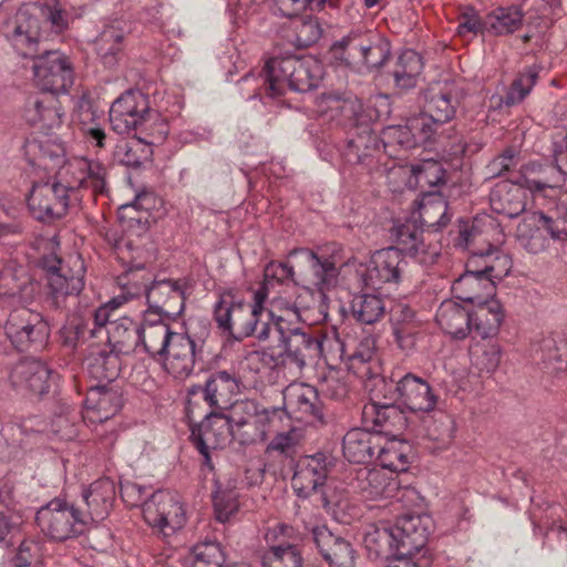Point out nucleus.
<instances>
[{"mask_svg": "<svg viewBox=\"0 0 567 567\" xmlns=\"http://www.w3.org/2000/svg\"><path fill=\"white\" fill-rule=\"evenodd\" d=\"M282 414L278 408H264L255 400H239L227 412L207 413L192 429L190 440L203 456V465L213 470L212 449L224 444L230 436L240 444L262 442Z\"/></svg>", "mask_w": 567, "mask_h": 567, "instance_id": "nucleus-1", "label": "nucleus"}, {"mask_svg": "<svg viewBox=\"0 0 567 567\" xmlns=\"http://www.w3.org/2000/svg\"><path fill=\"white\" fill-rule=\"evenodd\" d=\"M323 76V66L312 55L287 54L270 58L259 75L247 74L241 81L246 100L278 97L287 90L305 93L316 89Z\"/></svg>", "mask_w": 567, "mask_h": 567, "instance_id": "nucleus-2", "label": "nucleus"}, {"mask_svg": "<svg viewBox=\"0 0 567 567\" xmlns=\"http://www.w3.org/2000/svg\"><path fill=\"white\" fill-rule=\"evenodd\" d=\"M268 291L259 287L251 302H245L231 290H224L214 305V319L219 329L236 340L255 337L259 341L271 339L277 317L266 309Z\"/></svg>", "mask_w": 567, "mask_h": 567, "instance_id": "nucleus-3", "label": "nucleus"}, {"mask_svg": "<svg viewBox=\"0 0 567 567\" xmlns=\"http://www.w3.org/2000/svg\"><path fill=\"white\" fill-rule=\"evenodd\" d=\"M120 492L128 506H141L144 520L164 536L174 534L186 523L183 504L173 492L159 489L147 496L146 488L133 482L121 484Z\"/></svg>", "mask_w": 567, "mask_h": 567, "instance_id": "nucleus-4", "label": "nucleus"}, {"mask_svg": "<svg viewBox=\"0 0 567 567\" xmlns=\"http://www.w3.org/2000/svg\"><path fill=\"white\" fill-rule=\"evenodd\" d=\"M274 340L278 347L284 348L287 359L301 370L308 360H316L324 357L326 349L332 342L341 347L338 339L327 336H312L305 329L287 323V319L277 317L272 330Z\"/></svg>", "mask_w": 567, "mask_h": 567, "instance_id": "nucleus-5", "label": "nucleus"}, {"mask_svg": "<svg viewBox=\"0 0 567 567\" xmlns=\"http://www.w3.org/2000/svg\"><path fill=\"white\" fill-rule=\"evenodd\" d=\"M41 264L47 277L48 300L52 306L59 308L68 297L79 296L83 290L85 266L80 256L63 260L51 254L44 256Z\"/></svg>", "mask_w": 567, "mask_h": 567, "instance_id": "nucleus-6", "label": "nucleus"}, {"mask_svg": "<svg viewBox=\"0 0 567 567\" xmlns=\"http://www.w3.org/2000/svg\"><path fill=\"white\" fill-rule=\"evenodd\" d=\"M390 43L373 32L351 31L333 43L331 52L347 65L378 69L390 55Z\"/></svg>", "mask_w": 567, "mask_h": 567, "instance_id": "nucleus-7", "label": "nucleus"}, {"mask_svg": "<svg viewBox=\"0 0 567 567\" xmlns=\"http://www.w3.org/2000/svg\"><path fill=\"white\" fill-rule=\"evenodd\" d=\"M516 237L519 245L532 254L544 251L550 239L567 240V208L564 215L558 205L548 213L526 215L517 226Z\"/></svg>", "mask_w": 567, "mask_h": 567, "instance_id": "nucleus-8", "label": "nucleus"}, {"mask_svg": "<svg viewBox=\"0 0 567 567\" xmlns=\"http://www.w3.org/2000/svg\"><path fill=\"white\" fill-rule=\"evenodd\" d=\"M35 523L48 538L65 542L85 532L89 516L66 501L53 498L38 509Z\"/></svg>", "mask_w": 567, "mask_h": 567, "instance_id": "nucleus-9", "label": "nucleus"}, {"mask_svg": "<svg viewBox=\"0 0 567 567\" xmlns=\"http://www.w3.org/2000/svg\"><path fill=\"white\" fill-rule=\"evenodd\" d=\"M380 138L371 127L363 123L351 127L347 137L337 150L343 165L358 166L362 171L373 172L380 168L384 153L381 151Z\"/></svg>", "mask_w": 567, "mask_h": 567, "instance_id": "nucleus-10", "label": "nucleus"}, {"mask_svg": "<svg viewBox=\"0 0 567 567\" xmlns=\"http://www.w3.org/2000/svg\"><path fill=\"white\" fill-rule=\"evenodd\" d=\"M65 186L68 184L60 177L55 182L34 183L28 197L31 215L45 223L62 218L71 203L78 200V196Z\"/></svg>", "mask_w": 567, "mask_h": 567, "instance_id": "nucleus-11", "label": "nucleus"}, {"mask_svg": "<svg viewBox=\"0 0 567 567\" xmlns=\"http://www.w3.org/2000/svg\"><path fill=\"white\" fill-rule=\"evenodd\" d=\"M301 255L310 268L307 281L313 286L321 298H326V291L338 284L340 269L346 265L342 258V248L331 244L316 252L307 248H296L289 252V257Z\"/></svg>", "mask_w": 567, "mask_h": 567, "instance_id": "nucleus-12", "label": "nucleus"}, {"mask_svg": "<svg viewBox=\"0 0 567 567\" xmlns=\"http://www.w3.org/2000/svg\"><path fill=\"white\" fill-rule=\"evenodd\" d=\"M33 79L42 92L66 93L74 81L70 59L58 50H43L32 59Z\"/></svg>", "mask_w": 567, "mask_h": 567, "instance_id": "nucleus-13", "label": "nucleus"}, {"mask_svg": "<svg viewBox=\"0 0 567 567\" xmlns=\"http://www.w3.org/2000/svg\"><path fill=\"white\" fill-rule=\"evenodd\" d=\"M18 306L10 312L6 322L7 338L19 351H25L31 346L42 348L50 333L48 323L41 313L24 307V305Z\"/></svg>", "mask_w": 567, "mask_h": 567, "instance_id": "nucleus-14", "label": "nucleus"}, {"mask_svg": "<svg viewBox=\"0 0 567 567\" xmlns=\"http://www.w3.org/2000/svg\"><path fill=\"white\" fill-rule=\"evenodd\" d=\"M59 177L64 181L74 196L78 190L90 192L92 196L104 195L107 192L109 172L106 166L85 156H75L66 161L59 171Z\"/></svg>", "mask_w": 567, "mask_h": 567, "instance_id": "nucleus-15", "label": "nucleus"}, {"mask_svg": "<svg viewBox=\"0 0 567 567\" xmlns=\"http://www.w3.org/2000/svg\"><path fill=\"white\" fill-rule=\"evenodd\" d=\"M151 120L147 97L140 91L128 90L118 96L110 109V123L117 134L147 130Z\"/></svg>", "mask_w": 567, "mask_h": 567, "instance_id": "nucleus-16", "label": "nucleus"}, {"mask_svg": "<svg viewBox=\"0 0 567 567\" xmlns=\"http://www.w3.org/2000/svg\"><path fill=\"white\" fill-rule=\"evenodd\" d=\"M406 261L396 247L375 251L365 265H360L357 274L365 287L381 288L384 284H398Z\"/></svg>", "mask_w": 567, "mask_h": 567, "instance_id": "nucleus-17", "label": "nucleus"}, {"mask_svg": "<svg viewBox=\"0 0 567 567\" xmlns=\"http://www.w3.org/2000/svg\"><path fill=\"white\" fill-rule=\"evenodd\" d=\"M6 38L13 50L23 58H35L40 44V20L29 7H22L6 24Z\"/></svg>", "mask_w": 567, "mask_h": 567, "instance_id": "nucleus-18", "label": "nucleus"}, {"mask_svg": "<svg viewBox=\"0 0 567 567\" xmlns=\"http://www.w3.org/2000/svg\"><path fill=\"white\" fill-rule=\"evenodd\" d=\"M331 468V462L324 453L301 456L296 465L291 485L296 495L308 498L320 493L326 484Z\"/></svg>", "mask_w": 567, "mask_h": 567, "instance_id": "nucleus-19", "label": "nucleus"}, {"mask_svg": "<svg viewBox=\"0 0 567 567\" xmlns=\"http://www.w3.org/2000/svg\"><path fill=\"white\" fill-rule=\"evenodd\" d=\"M390 401L399 400L412 412H433L439 402V395L429 382L413 373L401 377L394 386Z\"/></svg>", "mask_w": 567, "mask_h": 567, "instance_id": "nucleus-20", "label": "nucleus"}, {"mask_svg": "<svg viewBox=\"0 0 567 567\" xmlns=\"http://www.w3.org/2000/svg\"><path fill=\"white\" fill-rule=\"evenodd\" d=\"M9 381L18 391L42 396L49 392L54 381V372L40 360L24 359L10 369Z\"/></svg>", "mask_w": 567, "mask_h": 567, "instance_id": "nucleus-21", "label": "nucleus"}, {"mask_svg": "<svg viewBox=\"0 0 567 567\" xmlns=\"http://www.w3.org/2000/svg\"><path fill=\"white\" fill-rule=\"evenodd\" d=\"M355 491L368 501L383 498H394L402 501L408 494H413L414 489L400 487L395 477H389L382 470L360 468L357 473Z\"/></svg>", "mask_w": 567, "mask_h": 567, "instance_id": "nucleus-22", "label": "nucleus"}, {"mask_svg": "<svg viewBox=\"0 0 567 567\" xmlns=\"http://www.w3.org/2000/svg\"><path fill=\"white\" fill-rule=\"evenodd\" d=\"M286 413L299 422L312 423L322 419L318 390L305 383H291L284 390Z\"/></svg>", "mask_w": 567, "mask_h": 567, "instance_id": "nucleus-23", "label": "nucleus"}, {"mask_svg": "<svg viewBox=\"0 0 567 567\" xmlns=\"http://www.w3.org/2000/svg\"><path fill=\"white\" fill-rule=\"evenodd\" d=\"M362 423L373 435L396 437L405 429L406 419L393 402L371 401L363 406Z\"/></svg>", "mask_w": 567, "mask_h": 567, "instance_id": "nucleus-24", "label": "nucleus"}, {"mask_svg": "<svg viewBox=\"0 0 567 567\" xmlns=\"http://www.w3.org/2000/svg\"><path fill=\"white\" fill-rule=\"evenodd\" d=\"M38 291L39 285L23 266H6L0 271V302L3 307L29 303Z\"/></svg>", "mask_w": 567, "mask_h": 567, "instance_id": "nucleus-25", "label": "nucleus"}, {"mask_svg": "<svg viewBox=\"0 0 567 567\" xmlns=\"http://www.w3.org/2000/svg\"><path fill=\"white\" fill-rule=\"evenodd\" d=\"M185 290V280L154 278L146 290V301L151 309L162 311L167 317H176L184 311Z\"/></svg>", "mask_w": 567, "mask_h": 567, "instance_id": "nucleus-26", "label": "nucleus"}, {"mask_svg": "<svg viewBox=\"0 0 567 567\" xmlns=\"http://www.w3.org/2000/svg\"><path fill=\"white\" fill-rule=\"evenodd\" d=\"M320 115L327 121H336L341 125L357 127L370 123L371 116L365 114L361 101L353 95H323L319 102Z\"/></svg>", "mask_w": 567, "mask_h": 567, "instance_id": "nucleus-27", "label": "nucleus"}, {"mask_svg": "<svg viewBox=\"0 0 567 567\" xmlns=\"http://www.w3.org/2000/svg\"><path fill=\"white\" fill-rule=\"evenodd\" d=\"M64 112L54 93L41 92L29 97L24 107V118L33 127L44 133L58 128Z\"/></svg>", "mask_w": 567, "mask_h": 567, "instance_id": "nucleus-28", "label": "nucleus"}, {"mask_svg": "<svg viewBox=\"0 0 567 567\" xmlns=\"http://www.w3.org/2000/svg\"><path fill=\"white\" fill-rule=\"evenodd\" d=\"M460 90L454 83L437 82L424 92V110L437 123L452 121L460 105Z\"/></svg>", "mask_w": 567, "mask_h": 567, "instance_id": "nucleus-29", "label": "nucleus"}, {"mask_svg": "<svg viewBox=\"0 0 567 567\" xmlns=\"http://www.w3.org/2000/svg\"><path fill=\"white\" fill-rule=\"evenodd\" d=\"M122 408V396L114 388L96 385L89 389L82 417L87 425L103 423Z\"/></svg>", "mask_w": 567, "mask_h": 567, "instance_id": "nucleus-30", "label": "nucleus"}, {"mask_svg": "<svg viewBox=\"0 0 567 567\" xmlns=\"http://www.w3.org/2000/svg\"><path fill=\"white\" fill-rule=\"evenodd\" d=\"M567 176V169L555 164L539 165L538 171L534 168L523 176L522 182L534 198H548L553 204L554 199L561 194V187Z\"/></svg>", "mask_w": 567, "mask_h": 567, "instance_id": "nucleus-31", "label": "nucleus"}, {"mask_svg": "<svg viewBox=\"0 0 567 567\" xmlns=\"http://www.w3.org/2000/svg\"><path fill=\"white\" fill-rule=\"evenodd\" d=\"M240 378L226 370L213 372L203 389L204 401L212 408L210 412H225L233 404L231 400L240 392Z\"/></svg>", "mask_w": 567, "mask_h": 567, "instance_id": "nucleus-32", "label": "nucleus"}, {"mask_svg": "<svg viewBox=\"0 0 567 567\" xmlns=\"http://www.w3.org/2000/svg\"><path fill=\"white\" fill-rule=\"evenodd\" d=\"M312 538L330 567H354L355 551L352 545L322 525L311 529Z\"/></svg>", "mask_w": 567, "mask_h": 567, "instance_id": "nucleus-33", "label": "nucleus"}, {"mask_svg": "<svg viewBox=\"0 0 567 567\" xmlns=\"http://www.w3.org/2000/svg\"><path fill=\"white\" fill-rule=\"evenodd\" d=\"M174 338L165 357L157 361H161L165 371L175 379L184 380L194 371L198 357L196 343L190 337L183 333L176 334Z\"/></svg>", "mask_w": 567, "mask_h": 567, "instance_id": "nucleus-34", "label": "nucleus"}, {"mask_svg": "<svg viewBox=\"0 0 567 567\" xmlns=\"http://www.w3.org/2000/svg\"><path fill=\"white\" fill-rule=\"evenodd\" d=\"M386 301L390 303L389 318L395 343L402 351L409 353L415 348L420 322L406 302L402 300Z\"/></svg>", "mask_w": 567, "mask_h": 567, "instance_id": "nucleus-35", "label": "nucleus"}, {"mask_svg": "<svg viewBox=\"0 0 567 567\" xmlns=\"http://www.w3.org/2000/svg\"><path fill=\"white\" fill-rule=\"evenodd\" d=\"M489 205L494 213L516 218L526 209L527 189L523 182H498L489 193Z\"/></svg>", "mask_w": 567, "mask_h": 567, "instance_id": "nucleus-36", "label": "nucleus"}, {"mask_svg": "<svg viewBox=\"0 0 567 567\" xmlns=\"http://www.w3.org/2000/svg\"><path fill=\"white\" fill-rule=\"evenodd\" d=\"M394 528L400 540V553L414 555L425 546L429 539L431 519L429 516L406 515L398 519Z\"/></svg>", "mask_w": 567, "mask_h": 567, "instance_id": "nucleus-37", "label": "nucleus"}, {"mask_svg": "<svg viewBox=\"0 0 567 567\" xmlns=\"http://www.w3.org/2000/svg\"><path fill=\"white\" fill-rule=\"evenodd\" d=\"M512 268V260L507 255L488 245V249H472V255L466 262L465 271H472V275L487 276L494 280H502L508 275Z\"/></svg>", "mask_w": 567, "mask_h": 567, "instance_id": "nucleus-38", "label": "nucleus"}, {"mask_svg": "<svg viewBox=\"0 0 567 567\" xmlns=\"http://www.w3.org/2000/svg\"><path fill=\"white\" fill-rule=\"evenodd\" d=\"M539 78L536 66H527L518 72L504 95L493 94L489 97V107L501 110L502 107H513L522 102L532 93Z\"/></svg>", "mask_w": 567, "mask_h": 567, "instance_id": "nucleus-39", "label": "nucleus"}, {"mask_svg": "<svg viewBox=\"0 0 567 567\" xmlns=\"http://www.w3.org/2000/svg\"><path fill=\"white\" fill-rule=\"evenodd\" d=\"M496 281L487 276L481 277L472 275V271H464L454 280L452 292L456 299L478 305L494 296Z\"/></svg>", "mask_w": 567, "mask_h": 567, "instance_id": "nucleus-40", "label": "nucleus"}, {"mask_svg": "<svg viewBox=\"0 0 567 567\" xmlns=\"http://www.w3.org/2000/svg\"><path fill=\"white\" fill-rule=\"evenodd\" d=\"M440 328L454 339H464L472 331V315L454 300L443 301L435 316Z\"/></svg>", "mask_w": 567, "mask_h": 567, "instance_id": "nucleus-41", "label": "nucleus"}, {"mask_svg": "<svg viewBox=\"0 0 567 567\" xmlns=\"http://www.w3.org/2000/svg\"><path fill=\"white\" fill-rule=\"evenodd\" d=\"M115 498V485L110 478H101L83 492V499L87 506L89 524L103 520L112 508Z\"/></svg>", "mask_w": 567, "mask_h": 567, "instance_id": "nucleus-42", "label": "nucleus"}, {"mask_svg": "<svg viewBox=\"0 0 567 567\" xmlns=\"http://www.w3.org/2000/svg\"><path fill=\"white\" fill-rule=\"evenodd\" d=\"M176 334L179 333L173 331L168 323H147L145 327H140L138 348L157 361L165 357Z\"/></svg>", "mask_w": 567, "mask_h": 567, "instance_id": "nucleus-43", "label": "nucleus"}, {"mask_svg": "<svg viewBox=\"0 0 567 567\" xmlns=\"http://www.w3.org/2000/svg\"><path fill=\"white\" fill-rule=\"evenodd\" d=\"M379 440L378 435H373L365 429H352L343 437V455L351 463H367L373 457L374 450L379 446L375 441Z\"/></svg>", "mask_w": 567, "mask_h": 567, "instance_id": "nucleus-44", "label": "nucleus"}, {"mask_svg": "<svg viewBox=\"0 0 567 567\" xmlns=\"http://www.w3.org/2000/svg\"><path fill=\"white\" fill-rule=\"evenodd\" d=\"M154 202L151 193L138 194L132 204L123 205L118 209V219L122 227L131 235L142 236L148 229L150 204Z\"/></svg>", "mask_w": 567, "mask_h": 567, "instance_id": "nucleus-45", "label": "nucleus"}, {"mask_svg": "<svg viewBox=\"0 0 567 567\" xmlns=\"http://www.w3.org/2000/svg\"><path fill=\"white\" fill-rule=\"evenodd\" d=\"M472 315L473 339L480 337L483 340L493 339L499 331L504 319L502 307L496 300H487L478 303Z\"/></svg>", "mask_w": 567, "mask_h": 567, "instance_id": "nucleus-46", "label": "nucleus"}, {"mask_svg": "<svg viewBox=\"0 0 567 567\" xmlns=\"http://www.w3.org/2000/svg\"><path fill=\"white\" fill-rule=\"evenodd\" d=\"M422 229L414 221H406L394 229L398 248L420 264L433 262L435 254H429L422 239Z\"/></svg>", "mask_w": 567, "mask_h": 567, "instance_id": "nucleus-47", "label": "nucleus"}, {"mask_svg": "<svg viewBox=\"0 0 567 567\" xmlns=\"http://www.w3.org/2000/svg\"><path fill=\"white\" fill-rule=\"evenodd\" d=\"M123 297H113L111 300L94 310L92 315V327L89 322L74 324L73 330L75 340L78 342L85 341L96 337L103 329L106 330L110 322L116 320L115 311L123 306Z\"/></svg>", "mask_w": 567, "mask_h": 567, "instance_id": "nucleus-48", "label": "nucleus"}, {"mask_svg": "<svg viewBox=\"0 0 567 567\" xmlns=\"http://www.w3.org/2000/svg\"><path fill=\"white\" fill-rule=\"evenodd\" d=\"M137 323L128 317H122L110 322L106 329V337L112 349L120 353H130L138 349Z\"/></svg>", "mask_w": 567, "mask_h": 567, "instance_id": "nucleus-49", "label": "nucleus"}, {"mask_svg": "<svg viewBox=\"0 0 567 567\" xmlns=\"http://www.w3.org/2000/svg\"><path fill=\"white\" fill-rule=\"evenodd\" d=\"M524 13L517 6L497 7L486 14V32L508 35L523 25Z\"/></svg>", "mask_w": 567, "mask_h": 567, "instance_id": "nucleus-50", "label": "nucleus"}, {"mask_svg": "<svg viewBox=\"0 0 567 567\" xmlns=\"http://www.w3.org/2000/svg\"><path fill=\"white\" fill-rule=\"evenodd\" d=\"M422 69L423 61L417 52L411 49L402 51L392 71L395 85L404 90L414 87Z\"/></svg>", "mask_w": 567, "mask_h": 567, "instance_id": "nucleus-51", "label": "nucleus"}, {"mask_svg": "<svg viewBox=\"0 0 567 567\" xmlns=\"http://www.w3.org/2000/svg\"><path fill=\"white\" fill-rule=\"evenodd\" d=\"M125 31L120 22L105 25L95 39V50L106 66H113L117 62V55L122 50Z\"/></svg>", "mask_w": 567, "mask_h": 567, "instance_id": "nucleus-52", "label": "nucleus"}, {"mask_svg": "<svg viewBox=\"0 0 567 567\" xmlns=\"http://www.w3.org/2000/svg\"><path fill=\"white\" fill-rule=\"evenodd\" d=\"M399 543L394 526L375 527L364 537V545L369 553L386 560L400 553Z\"/></svg>", "mask_w": 567, "mask_h": 567, "instance_id": "nucleus-53", "label": "nucleus"}, {"mask_svg": "<svg viewBox=\"0 0 567 567\" xmlns=\"http://www.w3.org/2000/svg\"><path fill=\"white\" fill-rule=\"evenodd\" d=\"M378 460L382 468L391 472H405L409 467L411 446L404 441L391 437L384 445L378 446Z\"/></svg>", "mask_w": 567, "mask_h": 567, "instance_id": "nucleus-54", "label": "nucleus"}, {"mask_svg": "<svg viewBox=\"0 0 567 567\" xmlns=\"http://www.w3.org/2000/svg\"><path fill=\"white\" fill-rule=\"evenodd\" d=\"M472 365L480 372H494L501 362V347L493 339L473 341L470 347Z\"/></svg>", "mask_w": 567, "mask_h": 567, "instance_id": "nucleus-55", "label": "nucleus"}, {"mask_svg": "<svg viewBox=\"0 0 567 567\" xmlns=\"http://www.w3.org/2000/svg\"><path fill=\"white\" fill-rule=\"evenodd\" d=\"M120 352L114 351H99L92 353L87 358L89 373L99 381H113L120 373L121 361L118 358Z\"/></svg>", "mask_w": 567, "mask_h": 567, "instance_id": "nucleus-56", "label": "nucleus"}, {"mask_svg": "<svg viewBox=\"0 0 567 567\" xmlns=\"http://www.w3.org/2000/svg\"><path fill=\"white\" fill-rule=\"evenodd\" d=\"M388 307V301L372 293H363L352 300L353 317L364 324H372L380 320Z\"/></svg>", "mask_w": 567, "mask_h": 567, "instance_id": "nucleus-57", "label": "nucleus"}, {"mask_svg": "<svg viewBox=\"0 0 567 567\" xmlns=\"http://www.w3.org/2000/svg\"><path fill=\"white\" fill-rule=\"evenodd\" d=\"M262 567H302L303 558L296 545L279 540L262 555Z\"/></svg>", "mask_w": 567, "mask_h": 567, "instance_id": "nucleus-58", "label": "nucleus"}, {"mask_svg": "<svg viewBox=\"0 0 567 567\" xmlns=\"http://www.w3.org/2000/svg\"><path fill=\"white\" fill-rule=\"evenodd\" d=\"M225 556L217 542H202L185 557V567H223Z\"/></svg>", "mask_w": 567, "mask_h": 567, "instance_id": "nucleus-59", "label": "nucleus"}, {"mask_svg": "<svg viewBox=\"0 0 567 567\" xmlns=\"http://www.w3.org/2000/svg\"><path fill=\"white\" fill-rule=\"evenodd\" d=\"M144 265L142 262H136L135 258L128 260V269L125 276L120 278L121 285V293L116 297H123V305L128 300L140 298L142 296L146 297V290L150 287L151 276L145 277L141 276L142 281H140V277L136 271L143 270Z\"/></svg>", "mask_w": 567, "mask_h": 567, "instance_id": "nucleus-60", "label": "nucleus"}, {"mask_svg": "<svg viewBox=\"0 0 567 567\" xmlns=\"http://www.w3.org/2000/svg\"><path fill=\"white\" fill-rule=\"evenodd\" d=\"M421 223L429 227L440 229L447 225L451 217L447 215V203L440 196H427L420 205Z\"/></svg>", "mask_w": 567, "mask_h": 567, "instance_id": "nucleus-61", "label": "nucleus"}, {"mask_svg": "<svg viewBox=\"0 0 567 567\" xmlns=\"http://www.w3.org/2000/svg\"><path fill=\"white\" fill-rule=\"evenodd\" d=\"M213 503L216 519L226 523L238 511V494L234 489L218 488L213 496Z\"/></svg>", "mask_w": 567, "mask_h": 567, "instance_id": "nucleus-62", "label": "nucleus"}, {"mask_svg": "<svg viewBox=\"0 0 567 567\" xmlns=\"http://www.w3.org/2000/svg\"><path fill=\"white\" fill-rule=\"evenodd\" d=\"M115 157L122 165L140 167L148 157V151L142 145L141 140L122 142L116 146Z\"/></svg>", "mask_w": 567, "mask_h": 567, "instance_id": "nucleus-63", "label": "nucleus"}, {"mask_svg": "<svg viewBox=\"0 0 567 567\" xmlns=\"http://www.w3.org/2000/svg\"><path fill=\"white\" fill-rule=\"evenodd\" d=\"M322 30L317 18L301 19L295 24L293 43L298 48H308L321 37Z\"/></svg>", "mask_w": 567, "mask_h": 567, "instance_id": "nucleus-64", "label": "nucleus"}]
</instances>
